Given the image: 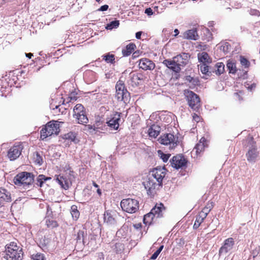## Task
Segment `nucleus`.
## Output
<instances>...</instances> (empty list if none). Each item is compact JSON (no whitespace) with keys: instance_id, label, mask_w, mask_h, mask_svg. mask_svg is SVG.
Instances as JSON below:
<instances>
[{"instance_id":"obj_1","label":"nucleus","mask_w":260,"mask_h":260,"mask_svg":"<svg viewBox=\"0 0 260 260\" xmlns=\"http://www.w3.org/2000/svg\"><path fill=\"white\" fill-rule=\"evenodd\" d=\"M23 253L22 249L16 243L12 242L5 246V255L7 260H22Z\"/></svg>"},{"instance_id":"obj_2","label":"nucleus","mask_w":260,"mask_h":260,"mask_svg":"<svg viewBox=\"0 0 260 260\" xmlns=\"http://www.w3.org/2000/svg\"><path fill=\"white\" fill-rule=\"evenodd\" d=\"M34 180V175L29 172H22L18 174L13 179L14 183L18 186L28 189Z\"/></svg>"},{"instance_id":"obj_3","label":"nucleus","mask_w":260,"mask_h":260,"mask_svg":"<svg viewBox=\"0 0 260 260\" xmlns=\"http://www.w3.org/2000/svg\"><path fill=\"white\" fill-rule=\"evenodd\" d=\"M59 124L56 121H50L42 128L40 132L41 139L44 140L52 135H58L59 133Z\"/></svg>"},{"instance_id":"obj_4","label":"nucleus","mask_w":260,"mask_h":260,"mask_svg":"<svg viewBox=\"0 0 260 260\" xmlns=\"http://www.w3.org/2000/svg\"><path fill=\"white\" fill-rule=\"evenodd\" d=\"M184 94L189 107L193 110L198 111L201 106L199 96L188 89L184 90Z\"/></svg>"},{"instance_id":"obj_5","label":"nucleus","mask_w":260,"mask_h":260,"mask_svg":"<svg viewBox=\"0 0 260 260\" xmlns=\"http://www.w3.org/2000/svg\"><path fill=\"white\" fill-rule=\"evenodd\" d=\"M120 206L124 211L129 213H134L138 210L139 203L136 200L128 198L123 199L121 201Z\"/></svg>"},{"instance_id":"obj_6","label":"nucleus","mask_w":260,"mask_h":260,"mask_svg":"<svg viewBox=\"0 0 260 260\" xmlns=\"http://www.w3.org/2000/svg\"><path fill=\"white\" fill-rule=\"evenodd\" d=\"M247 141L249 143V149L246 153L247 160L250 162H254L258 156V153L257 151V148L255 143L253 141L252 137L247 138Z\"/></svg>"},{"instance_id":"obj_7","label":"nucleus","mask_w":260,"mask_h":260,"mask_svg":"<svg viewBox=\"0 0 260 260\" xmlns=\"http://www.w3.org/2000/svg\"><path fill=\"white\" fill-rule=\"evenodd\" d=\"M166 169L165 167H157L150 172V176L155 179L159 186H162V180L166 175Z\"/></svg>"},{"instance_id":"obj_8","label":"nucleus","mask_w":260,"mask_h":260,"mask_svg":"<svg viewBox=\"0 0 260 260\" xmlns=\"http://www.w3.org/2000/svg\"><path fill=\"white\" fill-rule=\"evenodd\" d=\"M189 55L188 53H183L177 55L173 57L174 62H175L176 67H174L175 72L179 73L181 70V68L185 66L188 61Z\"/></svg>"},{"instance_id":"obj_9","label":"nucleus","mask_w":260,"mask_h":260,"mask_svg":"<svg viewBox=\"0 0 260 260\" xmlns=\"http://www.w3.org/2000/svg\"><path fill=\"white\" fill-rule=\"evenodd\" d=\"M158 141L161 144L170 145V148L173 149L177 145L178 138H176L172 134H166L159 138Z\"/></svg>"},{"instance_id":"obj_10","label":"nucleus","mask_w":260,"mask_h":260,"mask_svg":"<svg viewBox=\"0 0 260 260\" xmlns=\"http://www.w3.org/2000/svg\"><path fill=\"white\" fill-rule=\"evenodd\" d=\"M235 241L233 238L225 239L221 247L219 248L218 254L220 256L231 251L235 245Z\"/></svg>"},{"instance_id":"obj_11","label":"nucleus","mask_w":260,"mask_h":260,"mask_svg":"<svg viewBox=\"0 0 260 260\" xmlns=\"http://www.w3.org/2000/svg\"><path fill=\"white\" fill-rule=\"evenodd\" d=\"M170 161L171 165L176 169L183 168L187 164V160L181 154L173 156Z\"/></svg>"},{"instance_id":"obj_12","label":"nucleus","mask_w":260,"mask_h":260,"mask_svg":"<svg viewBox=\"0 0 260 260\" xmlns=\"http://www.w3.org/2000/svg\"><path fill=\"white\" fill-rule=\"evenodd\" d=\"M121 113L115 112L111 116V118L107 121L108 125L115 130L118 129L119 126V121L120 120Z\"/></svg>"},{"instance_id":"obj_13","label":"nucleus","mask_w":260,"mask_h":260,"mask_svg":"<svg viewBox=\"0 0 260 260\" xmlns=\"http://www.w3.org/2000/svg\"><path fill=\"white\" fill-rule=\"evenodd\" d=\"M145 188L147 190V194L152 195L155 193V190L157 186H159L158 182H154L153 178L149 176L146 181L143 182Z\"/></svg>"},{"instance_id":"obj_14","label":"nucleus","mask_w":260,"mask_h":260,"mask_svg":"<svg viewBox=\"0 0 260 260\" xmlns=\"http://www.w3.org/2000/svg\"><path fill=\"white\" fill-rule=\"evenodd\" d=\"M23 147L21 145H14L12 147L8 152V157L10 160L17 158L21 153Z\"/></svg>"},{"instance_id":"obj_15","label":"nucleus","mask_w":260,"mask_h":260,"mask_svg":"<svg viewBox=\"0 0 260 260\" xmlns=\"http://www.w3.org/2000/svg\"><path fill=\"white\" fill-rule=\"evenodd\" d=\"M116 215V214L114 212H109L108 211L105 212L104 215L105 223L110 226L115 225L117 223Z\"/></svg>"},{"instance_id":"obj_16","label":"nucleus","mask_w":260,"mask_h":260,"mask_svg":"<svg viewBox=\"0 0 260 260\" xmlns=\"http://www.w3.org/2000/svg\"><path fill=\"white\" fill-rule=\"evenodd\" d=\"M139 66L140 68L145 71L152 70L155 67L152 61L146 58L140 59Z\"/></svg>"},{"instance_id":"obj_17","label":"nucleus","mask_w":260,"mask_h":260,"mask_svg":"<svg viewBox=\"0 0 260 260\" xmlns=\"http://www.w3.org/2000/svg\"><path fill=\"white\" fill-rule=\"evenodd\" d=\"M116 98L118 101H123L124 103L129 102L130 94L128 91H116Z\"/></svg>"},{"instance_id":"obj_18","label":"nucleus","mask_w":260,"mask_h":260,"mask_svg":"<svg viewBox=\"0 0 260 260\" xmlns=\"http://www.w3.org/2000/svg\"><path fill=\"white\" fill-rule=\"evenodd\" d=\"M198 37L197 31L194 29L188 30L183 34V38L185 39L197 40Z\"/></svg>"},{"instance_id":"obj_19","label":"nucleus","mask_w":260,"mask_h":260,"mask_svg":"<svg viewBox=\"0 0 260 260\" xmlns=\"http://www.w3.org/2000/svg\"><path fill=\"white\" fill-rule=\"evenodd\" d=\"M165 210L164 205L160 204L159 206H155L152 209L151 212L155 217L159 218L162 216V212Z\"/></svg>"},{"instance_id":"obj_20","label":"nucleus","mask_w":260,"mask_h":260,"mask_svg":"<svg viewBox=\"0 0 260 260\" xmlns=\"http://www.w3.org/2000/svg\"><path fill=\"white\" fill-rule=\"evenodd\" d=\"M198 58L201 63H209L212 62V59L207 52H203L198 55Z\"/></svg>"},{"instance_id":"obj_21","label":"nucleus","mask_w":260,"mask_h":260,"mask_svg":"<svg viewBox=\"0 0 260 260\" xmlns=\"http://www.w3.org/2000/svg\"><path fill=\"white\" fill-rule=\"evenodd\" d=\"M0 200L7 202H11L10 192L5 188H0Z\"/></svg>"},{"instance_id":"obj_22","label":"nucleus","mask_w":260,"mask_h":260,"mask_svg":"<svg viewBox=\"0 0 260 260\" xmlns=\"http://www.w3.org/2000/svg\"><path fill=\"white\" fill-rule=\"evenodd\" d=\"M56 181L62 188L68 189L69 188L70 183L69 181L63 176H58L56 178Z\"/></svg>"},{"instance_id":"obj_23","label":"nucleus","mask_w":260,"mask_h":260,"mask_svg":"<svg viewBox=\"0 0 260 260\" xmlns=\"http://www.w3.org/2000/svg\"><path fill=\"white\" fill-rule=\"evenodd\" d=\"M160 127L157 125L153 124L148 129V134L150 137L156 138L160 131Z\"/></svg>"},{"instance_id":"obj_24","label":"nucleus","mask_w":260,"mask_h":260,"mask_svg":"<svg viewBox=\"0 0 260 260\" xmlns=\"http://www.w3.org/2000/svg\"><path fill=\"white\" fill-rule=\"evenodd\" d=\"M73 112V117L74 119L79 117L81 113H86L84 107L80 104H78L74 107Z\"/></svg>"},{"instance_id":"obj_25","label":"nucleus","mask_w":260,"mask_h":260,"mask_svg":"<svg viewBox=\"0 0 260 260\" xmlns=\"http://www.w3.org/2000/svg\"><path fill=\"white\" fill-rule=\"evenodd\" d=\"M206 142V139L204 137L202 138L199 142L196 144L193 151L196 150V153L197 154L200 153L202 151L204 150L205 147V143Z\"/></svg>"},{"instance_id":"obj_26","label":"nucleus","mask_w":260,"mask_h":260,"mask_svg":"<svg viewBox=\"0 0 260 260\" xmlns=\"http://www.w3.org/2000/svg\"><path fill=\"white\" fill-rule=\"evenodd\" d=\"M136 47V45L134 43H130L128 44L122 50L123 55L124 56H127L129 55L135 50Z\"/></svg>"},{"instance_id":"obj_27","label":"nucleus","mask_w":260,"mask_h":260,"mask_svg":"<svg viewBox=\"0 0 260 260\" xmlns=\"http://www.w3.org/2000/svg\"><path fill=\"white\" fill-rule=\"evenodd\" d=\"M75 120L76 122L79 124L85 125L88 122V119L87 117L86 113H81L79 117L76 118Z\"/></svg>"},{"instance_id":"obj_28","label":"nucleus","mask_w":260,"mask_h":260,"mask_svg":"<svg viewBox=\"0 0 260 260\" xmlns=\"http://www.w3.org/2000/svg\"><path fill=\"white\" fill-rule=\"evenodd\" d=\"M130 76L132 82L135 84H139L140 81L143 80V75L141 74H131Z\"/></svg>"},{"instance_id":"obj_29","label":"nucleus","mask_w":260,"mask_h":260,"mask_svg":"<svg viewBox=\"0 0 260 260\" xmlns=\"http://www.w3.org/2000/svg\"><path fill=\"white\" fill-rule=\"evenodd\" d=\"M226 68L229 71V73L235 74L236 72V66L235 62L232 60H229L226 63Z\"/></svg>"},{"instance_id":"obj_30","label":"nucleus","mask_w":260,"mask_h":260,"mask_svg":"<svg viewBox=\"0 0 260 260\" xmlns=\"http://www.w3.org/2000/svg\"><path fill=\"white\" fill-rule=\"evenodd\" d=\"M154 218H155L154 215L150 211L149 213L144 215L143 218V222L145 224H150L152 223Z\"/></svg>"},{"instance_id":"obj_31","label":"nucleus","mask_w":260,"mask_h":260,"mask_svg":"<svg viewBox=\"0 0 260 260\" xmlns=\"http://www.w3.org/2000/svg\"><path fill=\"white\" fill-rule=\"evenodd\" d=\"M50 177H46L44 175H40L37 178V185L40 187H42L44 182L48 180H50Z\"/></svg>"},{"instance_id":"obj_32","label":"nucleus","mask_w":260,"mask_h":260,"mask_svg":"<svg viewBox=\"0 0 260 260\" xmlns=\"http://www.w3.org/2000/svg\"><path fill=\"white\" fill-rule=\"evenodd\" d=\"M198 66H200L201 72L203 74L209 75L212 72H214L213 70L209 71V67L205 63H200Z\"/></svg>"},{"instance_id":"obj_33","label":"nucleus","mask_w":260,"mask_h":260,"mask_svg":"<svg viewBox=\"0 0 260 260\" xmlns=\"http://www.w3.org/2000/svg\"><path fill=\"white\" fill-rule=\"evenodd\" d=\"M215 68L217 69L215 70V74L217 75H220L224 71V64L222 62H218L215 65ZM213 71L214 72V71Z\"/></svg>"},{"instance_id":"obj_34","label":"nucleus","mask_w":260,"mask_h":260,"mask_svg":"<svg viewBox=\"0 0 260 260\" xmlns=\"http://www.w3.org/2000/svg\"><path fill=\"white\" fill-rule=\"evenodd\" d=\"M86 233L84 230H79L77 233L76 240L78 242H82L84 243V238L86 237Z\"/></svg>"},{"instance_id":"obj_35","label":"nucleus","mask_w":260,"mask_h":260,"mask_svg":"<svg viewBox=\"0 0 260 260\" xmlns=\"http://www.w3.org/2000/svg\"><path fill=\"white\" fill-rule=\"evenodd\" d=\"M71 213L73 218L77 220L79 216L80 213L78 210L77 207L76 205L71 206Z\"/></svg>"},{"instance_id":"obj_36","label":"nucleus","mask_w":260,"mask_h":260,"mask_svg":"<svg viewBox=\"0 0 260 260\" xmlns=\"http://www.w3.org/2000/svg\"><path fill=\"white\" fill-rule=\"evenodd\" d=\"M166 66H167L168 68L172 70L174 72H175V70L174 69V67H176V65L175 64V62H174V58H173L172 60H170L169 59H165L162 62Z\"/></svg>"},{"instance_id":"obj_37","label":"nucleus","mask_w":260,"mask_h":260,"mask_svg":"<svg viewBox=\"0 0 260 260\" xmlns=\"http://www.w3.org/2000/svg\"><path fill=\"white\" fill-rule=\"evenodd\" d=\"M103 59L107 62L113 63L115 62V56L109 53L103 56Z\"/></svg>"},{"instance_id":"obj_38","label":"nucleus","mask_w":260,"mask_h":260,"mask_svg":"<svg viewBox=\"0 0 260 260\" xmlns=\"http://www.w3.org/2000/svg\"><path fill=\"white\" fill-rule=\"evenodd\" d=\"M116 91H127L125 88L123 81L119 80L115 86Z\"/></svg>"},{"instance_id":"obj_39","label":"nucleus","mask_w":260,"mask_h":260,"mask_svg":"<svg viewBox=\"0 0 260 260\" xmlns=\"http://www.w3.org/2000/svg\"><path fill=\"white\" fill-rule=\"evenodd\" d=\"M119 25V21L118 20H114L111 21L110 23L108 24L106 27L107 29L111 30L113 28H117Z\"/></svg>"},{"instance_id":"obj_40","label":"nucleus","mask_w":260,"mask_h":260,"mask_svg":"<svg viewBox=\"0 0 260 260\" xmlns=\"http://www.w3.org/2000/svg\"><path fill=\"white\" fill-rule=\"evenodd\" d=\"M158 154H159L160 157L162 159L163 161L165 162L168 160L169 157L171 156L170 154H165L163 153L161 150L158 151Z\"/></svg>"},{"instance_id":"obj_41","label":"nucleus","mask_w":260,"mask_h":260,"mask_svg":"<svg viewBox=\"0 0 260 260\" xmlns=\"http://www.w3.org/2000/svg\"><path fill=\"white\" fill-rule=\"evenodd\" d=\"M34 161L36 164L41 166L43 164V159L38 152H37L34 157Z\"/></svg>"},{"instance_id":"obj_42","label":"nucleus","mask_w":260,"mask_h":260,"mask_svg":"<svg viewBox=\"0 0 260 260\" xmlns=\"http://www.w3.org/2000/svg\"><path fill=\"white\" fill-rule=\"evenodd\" d=\"M240 61L241 65L245 68H248L250 65V62L244 56H240Z\"/></svg>"},{"instance_id":"obj_43","label":"nucleus","mask_w":260,"mask_h":260,"mask_svg":"<svg viewBox=\"0 0 260 260\" xmlns=\"http://www.w3.org/2000/svg\"><path fill=\"white\" fill-rule=\"evenodd\" d=\"M64 138L74 142L75 141L76 135L73 132H70L64 135Z\"/></svg>"},{"instance_id":"obj_44","label":"nucleus","mask_w":260,"mask_h":260,"mask_svg":"<svg viewBox=\"0 0 260 260\" xmlns=\"http://www.w3.org/2000/svg\"><path fill=\"white\" fill-rule=\"evenodd\" d=\"M46 224L48 227L51 228L56 227L58 225L56 221L50 219L46 220Z\"/></svg>"},{"instance_id":"obj_45","label":"nucleus","mask_w":260,"mask_h":260,"mask_svg":"<svg viewBox=\"0 0 260 260\" xmlns=\"http://www.w3.org/2000/svg\"><path fill=\"white\" fill-rule=\"evenodd\" d=\"M32 258L34 260H44L45 257L43 254L37 253L36 254H33L31 256Z\"/></svg>"},{"instance_id":"obj_46","label":"nucleus","mask_w":260,"mask_h":260,"mask_svg":"<svg viewBox=\"0 0 260 260\" xmlns=\"http://www.w3.org/2000/svg\"><path fill=\"white\" fill-rule=\"evenodd\" d=\"M249 13L251 15L259 16L260 15V12L258 10L256 9H251L249 11Z\"/></svg>"},{"instance_id":"obj_47","label":"nucleus","mask_w":260,"mask_h":260,"mask_svg":"<svg viewBox=\"0 0 260 260\" xmlns=\"http://www.w3.org/2000/svg\"><path fill=\"white\" fill-rule=\"evenodd\" d=\"M229 47L230 45L228 43H225L224 45L221 46L220 50H222L224 52H228L229 51Z\"/></svg>"},{"instance_id":"obj_48","label":"nucleus","mask_w":260,"mask_h":260,"mask_svg":"<svg viewBox=\"0 0 260 260\" xmlns=\"http://www.w3.org/2000/svg\"><path fill=\"white\" fill-rule=\"evenodd\" d=\"M259 247L256 248L254 250H253L251 253V255H252L253 257L254 258L255 257H256L259 253Z\"/></svg>"},{"instance_id":"obj_49","label":"nucleus","mask_w":260,"mask_h":260,"mask_svg":"<svg viewBox=\"0 0 260 260\" xmlns=\"http://www.w3.org/2000/svg\"><path fill=\"white\" fill-rule=\"evenodd\" d=\"M145 13H146L148 16H151L153 15V12L152 10L150 8H148L145 9Z\"/></svg>"},{"instance_id":"obj_50","label":"nucleus","mask_w":260,"mask_h":260,"mask_svg":"<svg viewBox=\"0 0 260 260\" xmlns=\"http://www.w3.org/2000/svg\"><path fill=\"white\" fill-rule=\"evenodd\" d=\"M108 8H109L108 5H103V6H101L98 9V11H107L108 10Z\"/></svg>"},{"instance_id":"obj_51","label":"nucleus","mask_w":260,"mask_h":260,"mask_svg":"<svg viewBox=\"0 0 260 260\" xmlns=\"http://www.w3.org/2000/svg\"><path fill=\"white\" fill-rule=\"evenodd\" d=\"M197 216L202 218L203 220H204L207 215H206L204 213V212L201 211Z\"/></svg>"},{"instance_id":"obj_52","label":"nucleus","mask_w":260,"mask_h":260,"mask_svg":"<svg viewBox=\"0 0 260 260\" xmlns=\"http://www.w3.org/2000/svg\"><path fill=\"white\" fill-rule=\"evenodd\" d=\"M133 226L136 230H140L142 228V224L141 223L134 224Z\"/></svg>"},{"instance_id":"obj_53","label":"nucleus","mask_w":260,"mask_h":260,"mask_svg":"<svg viewBox=\"0 0 260 260\" xmlns=\"http://www.w3.org/2000/svg\"><path fill=\"white\" fill-rule=\"evenodd\" d=\"M213 203L212 202L208 203L205 207L208 208L211 211L213 207Z\"/></svg>"},{"instance_id":"obj_54","label":"nucleus","mask_w":260,"mask_h":260,"mask_svg":"<svg viewBox=\"0 0 260 260\" xmlns=\"http://www.w3.org/2000/svg\"><path fill=\"white\" fill-rule=\"evenodd\" d=\"M159 254H158L157 252H156V251H155L151 256L150 257V259H152V260H154L155 259H156V258L157 257L158 255Z\"/></svg>"},{"instance_id":"obj_55","label":"nucleus","mask_w":260,"mask_h":260,"mask_svg":"<svg viewBox=\"0 0 260 260\" xmlns=\"http://www.w3.org/2000/svg\"><path fill=\"white\" fill-rule=\"evenodd\" d=\"M193 119L198 122L200 121V118L197 114H194L193 115Z\"/></svg>"},{"instance_id":"obj_56","label":"nucleus","mask_w":260,"mask_h":260,"mask_svg":"<svg viewBox=\"0 0 260 260\" xmlns=\"http://www.w3.org/2000/svg\"><path fill=\"white\" fill-rule=\"evenodd\" d=\"M203 221H204V220H203L202 218H201L199 216H197L195 222H196L198 223H200L201 224L203 222Z\"/></svg>"},{"instance_id":"obj_57","label":"nucleus","mask_w":260,"mask_h":260,"mask_svg":"<svg viewBox=\"0 0 260 260\" xmlns=\"http://www.w3.org/2000/svg\"><path fill=\"white\" fill-rule=\"evenodd\" d=\"M201 211L204 212V213L206 215H207L208 213L210 212V209H208V208L204 207Z\"/></svg>"},{"instance_id":"obj_58","label":"nucleus","mask_w":260,"mask_h":260,"mask_svg":"<svg viewBox=\"0 0 260 260\" xmlns=\"http://www.w3.org/2000/svg\"><path fill=\"white\" fill-rule=\"evenodd\" d=\"M141 35H142V32L141 31H138V32H136V38L137 39H141Z\"/></svg>"},{"instance_id":"obj_59","label":"nucleus","mask_w":260,"mask_h":260,"mask_svg":"<svg viewBox=\"0 0 260 260\" xmlns=\"http://www.w3.org/2000/svg\"><path fill=\"white\" fill-rule=\"evenodd\" d=\"M201 224L200 223H198L196 222H194V223L193 224V229H198Z\"/></svg>"},{"instance_id":"obj_60","label":"nucleus","mask_w":260,"mask_h":260,"mask_svg":"<svg viewBox=\"0 0 260 260\" xmlns=\"http://www.w3.org/2000/svg\"><path fill=\"white\" fill-rule=\"evenodd\" d=\"M193 79V78L191 77L190 76H188L186 78V80L189 82H191Z\"/></svg>"},{"instance_id":"obj_61","label":"nucleus","mask_w":260,"mask_h":260,"mask_svg":"<svg viewBox=\"0 0 260 260\" xmlns=\"http://www.w3.org/2000/svg\"><path fill=\"white\" fill-rule=\"evenodd\" d=\"M174 37H176L179 34V31L178 29H175L174 30Z\"/></svg>"},{"instance_id":"obj_62","label":"nucleus","mask_w":260,"mask_h":260,"mask_svg":"<svg viewBox=\"0 0 260 260\" xmlns=\"http://www.w3.org/2000/svg\"><path fill=\"white\" fill-rule=\"evenodd\" d=\"M115 246V248H117V247L120 248V247H121V248H123L122 244L120 243H116ZM120 250H121V248H120Z\"/></svg>"},{"instance_id":"obj_63","label":"nucleus","mask_w":260,"mask_h":260,"mask_svg":"<svg viewBox=\"0 0 260 260\" xmlns=\"http://www.w3.org/2000/svg\"><path fill=\"white\" fill-rule=\"evenodd\" d=\"M25 55H26V56L27 57L29 58H31V56H33V54L32 53H25Z\"/></svg>"},{"instance_id":"obj_64","label":"nucleus","mask_w":260,"mask_h":260,"mask_svg":"<svg viewBox=\"0 0 260 260\" xmlns=\"http://www.w3.org/2000/svg\"><path fill=\"white\" fill-rule=\"evenodd\" d=\"M94 74V72H93L92 71H88V72H86L85 73V75H87V74H89V75H93V74Z\"/></svg>"}]
</instances>
